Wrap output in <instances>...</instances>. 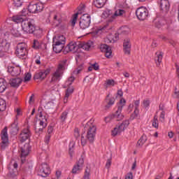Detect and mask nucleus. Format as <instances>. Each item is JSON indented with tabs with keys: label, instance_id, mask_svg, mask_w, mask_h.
<instances>
[{
	"label": "nucleus",
	"instance_id": "nucleus-10",
	"mask_svg": "<svg viewBox=\"0 0 179 179\" xmlns=\"http://www.w3.org/2000/svg\"><path fill=\"white\" fill-rule=\"evenodd\" d=\"M38 173V176H41V177H47L51 174V169L47 163H43L39 166Z\"/></svg>",
	"mask_w": 179,
	"mask_h": 179
},
{
	"label": "nucleus",
	"instance_id": "nucleus-47",
	"mask_svg": "<svg viewBox=\"0 0 179 179\" xmlns=\"http://www.w3.org/2000/svg\"><path fill=\"white\" fill-rule=\"evenodd\" d=\"M79 15V13H76L73 15V18L71 20V26H75V24H76V21L78 20V15Z\"/></svg>",
	"mask_w": 179,
	"mask_h": 179
},
{
	"label": "nucleus",
	"instance_id": "nucleus-40",
	"mask_svg": "<svg viewBox=\"0 0 179 179\" xmlns=\"http://www.w3.org/2000/svg\"><path fill=\"white\" fill-rule=\"evenodd\" d=\"M75 91V88L73 87H69L66 90L65 96H67L69 97L72 93Z\"/></svg>",
	"mask_w": 179,
	"mask_h": 179
},
{
	"label": "nucleus",
	"instance_id": "nucleus-56",
	"mask_svg": "<svg viewBox=\"0 0 179 179\" xmlns=\"http://www.w3.org/2000/svg\"><path fill=\"white\" fill-rule=\"evenodd\" d=\"M93 69H94V71H99L100 66H99V64L97 63H94V64H92Z\"/></svg>",
	"mask_w": 179,
	"mask_h": 179
},
{
	"label": "nucleus",
	"instance_id": "nucleus-2",
	"mask_svg": "<svg viewBox=\"0 0 179 179\" xmlns=\"http://www.w3.org/2000/svg\"><path fill=\"white\" fill-rule=\"evenodd\" d=\"M66 65V60H63L61 62L56 71L52 73V77L50 80V83H52V85L55 83H58L61 80V78H62V75H64V71H65V66Z\"/></svg>",
	"mask_w": 179,
	"mask_h": 179
},
{
	"label": "nucleus",
	"instance_id": "nucleus-5",
	"mask_svg": "<svg viewBox=\"0 0 179 179\" xmlns=\"http://www.w3.org/2000/svg\"><path fill=\"white\" fill-rule=\"evenodd\" d=\"M21 27L25 33L28 34H33V31H34V22L32 20L27 18L24 21H23Z\"/></svg>",
	"mask_w": 179,
	"mask_h": 179
},
{
	"label": "nucleus",
	"instance_id": "nucleus-11",
	"mask_svg": "<svg viewBox=\"0 0 179 179\" xmlns=\"http://www.w3.org/2000/svg\"><path fill=\"white\" fill-rule=\"evenodd\" d=\"M1 149H5L9 145V136H8V127H4L1 133Z\"/></svg>",
	"mask_w": 179,
	"mask_h": 179
},
{
	"label": "nucleus",
	"instance_id": "nucleus-27",
	"mask_svg": "<svg viewBox=\"0 0 179 179\" xmlns=\"http://www.w3.org/2000/svg\"><path fill=\"white\" fill-rule=\"evenodd\" d=\"M52 20L55 26H59L62 23V17L59 13L54 14Z\"/></svg>",
	"mask_w": 179,
	"mask_h": 179
},
{
	"label": "nucleus",
	"instance_id": "nucleus-26",
	"mask_svg": "<svg viewBox=\"0 0 179 179\" xmlns=\"http://www.w3.org/2000/svg\"><path fill=\"white\" fill-rule=\"evenodd\" d=\"M65 43L66 38L63 35L57 36L53 38V43L63 44L65 45Z\"/></svg>",
	"mask_w": 179,
	"mask_h": 179
},
{
	"label": "nucleus",
	"instance_id": "nucleus-61",
	"mask_svg": "<svg viewBox=\"0 0 179 179\" xmlns=\"http://www.w3.org/2000/svg\"><path fill=\"white\" fill-rule=\"evenodd\" d=\"M133 178H134V176L132 175V173H128L125 177V179H133Z\"/></svg>",
	"mask_w": 179,
	"mask_h": 179
},
{
	"label": "nucleus",
	"instance_id": "nucleus-63",
	"mask_svg": "<svg viewBox=\"0 0 179 179\" xmlns=\"http://www.w3.org/2000/svg\"><path fill=\"white\" fill-rule=\"evenodd\" d=\"M83 69V64H81L79 67H78V70H77V73H80V71H82Z\"/></svg>",
	"mask_w": 179,
	"mask_h": 179
},
{
	"label": "nucleus",
	"instance_id": "nucleus-38",
	"mask_svg": "<svg viewBox=\"0 0 179 179\" xmlns=\"http://www.w3.org/2000/svg\"><path fill=\"white\" fill-rule=\"evenodd\" d=\"M6 110V102L5 100L0 99V111H5Z\"/></svg>",
	"mask_w": 179,
	"mask_h": 179
},
{
	"label": "nucleus",
	"instance_id": "nucleus-54",
	"mask_svg": "<svg viewBox=\"0 0 179 179\" xmlns=\"http://www.w3.org/2000/svg\"><path fill=\"white\" fill-rule=\"evenodd\" d=\"M164 115H166V113L164 111H162L159 116V120L161 122H164Z\"/></svg>",
	"mask_w": 179,
	"mask_h": 179
},
{
	"label": "nucleus",
	"instance_id": "nucleus-51",
	"mask_svg": "<svg viewBox=\"0 0 179 179\" xmlns=\"http://www.w3.org/2000/svg\"><path fill=\"white\" fill-rule=\"evenodd\" d=\"M31 79V74L30 73H27L24 78V82H29Z\"/></svg>",
	"mask_w": 179,
	"mask_h": 179
},
{
	"label": "nucleus",
	"instance_id": "nucleus-43",
	"mask_svg": "<svg viewBox=\"0 0 179 179\" xmlns=\"http://www.w3.org/2000/svg\"><path fill=\"white\" fill-rule=\"evenodd\" d=\"M164 25V20L160 19L158 20L157 22H155V27H157V29H160L162 26Z\"/></svg>",
	"mask_w": 179,
	"mask_h": 179
},
{
	"label": "nucleus",
	"instance_id": "nucleus-64",
	"mask_svg": "<svg viewBox=\"0 0 179 179\" xmlns=\"http://www.w3.org/2000/svg\"><path fill=\"white\" fill-rule=\"evenodd\" d=\"M123 75H124V78H129V76H131L129 74V73H128V72H124Z\"/></svg>",
	"mask_w": 179,
	"mask_h": 179
},
{
	"label": "nucleus",
	"instance_id": "nucleus-45",
	"mask_svg": "<svg viewBox=\"0 0 179 179\" xmlns=\"http://www.w3.org/2000/svg\"><path fill=\"white\" fill-rule=\"evenodd\" d=\"M75 80V77L73 76H71L68 80L66 81L65 83V85L66 86H71V85H72V83H73V81Z\"/></svg>",
	"mask_w": 179,
	"mask_h": 179
},
{
	"label": "nucleus",
	"instance_id": "nucleus-42",
	"mask_svg": "<svg viewBox=\"0 0 179 179\" xmlns=\"http://www.w3.org/2000/svg\"><path fill=\"white\" fill-rule=\"evenodd\" d=\"M13 5L15 8H20L23 5V0H13Z\"/></svg>",
	"mask_w": 179,
	"mask_h": 179
},
{
	"label": "nucleus",
	"instance_id": "nucleus-12",
	"mask_svg": "<svg viewBox=\"0 0 179 179\" xmlns=\"http://www.w3.org/2000/svg\"><path fill=\"white\" fill-rule=\"evenodd\" d=\"M30 136H31V131H30V127L27 126L21 131L19 136L20 141L23 143V142H26L27 139H29Z\"/></svg>",
	"mask_w": 179,
	"mask_h": 179
},
{
	"label": "nucleus",
	"instance_id": "nucleus-29",
	"mask_svg": "<svg viewBox=\"0 0 179 179\" xmlns=\"http://www.w3.org/2000/svg\"><path fill=\"white\" fill-rule=\"evenodd\" d=\"M155 55V61L156 62L157 66H160V64H162V61L163 60V52H157Z\"/></svg>",
	"mask_w": 179,
	"mask_h": 179
},
{
	"label": "nucleus",
	"instance_id": "nucleus-52",
	"mask_svg": "<svg viewBox=\"0 0 179 179\" xmlns=\"http://www.w3.org/2000/svg\"><path fill=\"white\" fill-rule=\"evenodd\" d=\"M106 85L108 86H114L115 85V81L114 80H107Z\"/></svg>",
	"mask_w": 179,
	"mask_h": 179
},
{
	"label": "nucleus",
	"instance_id": "nucleus-46",
	"mask_svg": "<svg viewBox=\"0 0 179 179\" xmlns=\"http://www.w3.org/2000/svg\"><path fill=\"white\" fill-rule=\"evenodd\" d=\"M129 32V28H128V27H122L120 28V33L122 34H128Z\"/></svg>",
	"mask_w": 179,
	"mask_h": 179
},
{
	"label": "nucleus",
	"instance_id": "nucleus-19",
	"mask_svg": "<svg viewBox=\"0 0 179 179\" xmlns=\"http://www.w3.org/2000/svg\"><path fill=\"white\" fill-rule=\"evenodd\" d=\"M85 163V161L83 160V158H80L78 162L76 163V165L73 167V169L71 171V173L73 174H78V173H80V171H82V169H83V164Z\"/></svg>",
	"mask_w": 179,
	"mask_h": 179
},
{
	"label": "nucleus",
	"instance_id": "nucleus-41",
	"mask_svg": "<svg viewBox=\"0 0 179 179\" xmlns=\"http://www.w3.org/2000/svg\"><path fill=\"white\" fill-rule=\"evenodd\" d=\"M90 168L89 166L86 167L84 179H90Z\"/></svg>",
	"mask_w": 179,
	"mask_h": 179
},
{
	"label": "nucleus",
	"instance_id": "nucleus-34",
	"mask_svg": "<svg viewBox=\"0 0 179 179\" xmlns=\"http://www.w3.org/2000/svg\"><path fill=\"white\" fill-rule=\"evenodd\" d=\"M106 2H107V0H94V5L96 8H103L106 5Z\"/></svg>",
	"mask_w": 179,
	"mask_h": 179
},
{
	"label": "nucleus",
	"instance_id": "nucleus-39",
	"mask_svg": "<svg viewBox=\"0 0 179 179\" xmlns=\"http://www.w3.org/2000/svg\"><path fill=\"white\" fill-rule=\"evenodd\" d=\"M115 102V99L114 97H111L108 99V104L106 106V108L108 109L111 106L114 104Z\"/></svg>",
	"mask_w": 179,
	"mask_h": 179
},
{
	"label": "nucleus",
	"instance_id": "nucleus-55",
	"mask_svg": "<svg viewBox=\"0 0 179 179\" xmlns=\"http://www.w3.org/2000/svg\"><path fill=\"white\" fill-rule=\"evenodd\" d=\"M51 139V135L48 134L45 137V143L48 145L50 143V140Z\"/></svg>",
	"mask_w": 179,
	"mask_h": 179
},
{
	"label": "nucleus",
	"instance_id": "nucleus-36",
	"mask_svg": "<svg viewBox=\"0 0 179 179\" xmlns=\"http://www.w3.org/2000/svg\"><path fill=\"white\" fill-rule=\"evenodd\" d=\"M146 141H148V137H146V135L143 134L138 141L137 145L138 146H143Z\"/></svg>",
	"mask_w": 179,
	"mask_h": 179
},
{
	"label": "nucleus",
	"instance_id": "nucleus-59",
	"mask_svg": "<svg viewBox=\"0 0 179 179\" xmlns=\"http://www.w3.org/2000/svg\"><path fill=\"white\" fill-rule=\"evenodd\" d=\"M52 131H54V127H52V126H49L48 127V134H52Z\"/></svg>",
	"mask_w": 179,
	"mask_h": 179
},
{
	"label": "nucleus",
	"instance_id": "nucleus-60",
	"mask_svg": "<svg viewBox=\"0 0 179 179\" xmlns=\"http://www.w3.org/2000/svg\"><path fill=\"white\" fill-rule=\"evenodd\" d=\"M150 104V101L149 100H145L143 101L144 107H149Z\"/></svg>",
	"mask_w": 179,
	"mask_h": 179
},
{
	"label": "nucleus",
	"instance_id": "nucleus-48",
	"mask_svg": "<svg viewBox=\"0 0 179 179\" xmlns=\"http://www.w3.org/2000/svg\"><path fill=\"white\" fill-rule=\"evenodd\" d=\"M33 48L35 50H38L40 48V42H38L37 40H34V43L32 45Z\"/></svg>",
	"mask_w": 179,
	"mask_h": 179
},
{
	"label": "nucleus",
	"instance_id": "nucleus-53",
	"mask_svg": "<svg viewBox=\"0 0 179 179\" xmlns=\"http://www.w3.org/2000/svg\"><path fill=\"white\" fill-rule=\"evenodd\" d=\"M74 136L78 139L79 136H80V134L79 133V129L78 128H75L74 129Z\"/></svg>",
	"mask_w": 179,
	"mask_h": 179
},
{
	"label": "nucleus",
	"instance_id": "nucleus-3",
	"mask_svg": "<svg viewBox=\"0 0 179 179\" xmlns=\"http://www.w3.org/2000/svg\"><path fill=\"white\" fill-rule=\"evenodd\" d=\"M125 103H127L125 99H120V106H118L117 110L115 112V113L111 115L110 116H107L106 117H105V121L106 122H110V121H111L113 118H115L116 121H121V120H124V115H122L121 112L122 111L123 107L125 106Z\"/></svg>",
	"mask_w": 179,
	"mask_h": 179
},
{
	"label": "nucleus",
	"instance_id": "nucleus-35",
	"mask_svg": "<svg viewBox=\"0 0 179 179\" xmlns=\"http://www.w3.org/2000/svg\"><path fill=\"white\" fill-rule=\"evenodd\" d=\"M126 12L124 10L118 9L117 10L115 13L112 15V19H116L118 16H124Z\"/></svg>",
	"mask_w": 179,
	"mask_h": 179
},
{
	"label": "nucleus",
	"instance_id": "nucleus-13",
	"mask_svg": "<svg viewBox=\"0 0 179 179\" xmlns=\"http://www.w3.org/2000/svg\"><path fill=\"white\" fill-rule=\"evenodd\" d=\"M44 9V5L41 3H30L28 6V10L29 13H38Z\"/></svg>",
	"mask_w": 179,
	"mask_h": 179
},
{
	"label": "nucleus",
	"instance_id": "nucleus-37",
	"mask_svg": "<svg viewBox=\"0 0 179 179\" xmlns=\"http://www.w3.org/2000/svg\"><path fill=\"white\" fill-rule=\"evenodd\" d=\"M152 127L156 128V129H159V120L157 119V115H155L152 120Z\"/></svg>",
	"mask_w": 179,
	"mask_h": 179
},
{
	"label": "nucleus",
	"instance_id": "nucleus-31",
	"mask_svg": "<svg viewBox=\"0 0 179 179\" xmlns=\"http://www.w3.org/2000/svg\"><path fill=\"white\" fill-rule=\"evenodd\" d=\"M27 17H23L21 15H14L13 17V21L15 22V23H21L22 24L23 22H24Z\"/></svg>",
	"mask_w": 179,
	"mask_h": 179
},
{
	"label": "nucleus",
	"instance_id": "nucleus-18",
	"mask_svg": "<svg viewBox=\"0 0 179 179\" xmlns=\"http://www.w3.org/2000/svg\"><path fill=\"white\" fill-rule=\"evenodd\" d=\"M100 50L101 52H105V57H106V58H111V57H113L111 56L113 54V50H111V48H110L108 45L104 43L101 44Z\"/></svg>",
	"mask_w": 179,
	"mask_h": 179
},
{
	"label": "nucleus",
	"instance_id": "nucleus-57",
	"mask_svg": "<svg viewBox=\"0 0 179 179\" xmlns=\"http://www.w3.org/2000/svg\"><path fill=\"white\" fill-rule=\"evenodd\" d=\"M140 103H141V101L139 100H136L134 101V106H135L136 110H138L139 108Z\"/></svg>",
	"mask_w": 179,
	"mask_h": 179
},
{
	"label": "nucleus",
	"instance_id": "nucleus-44",
	"mask_svg": "<svg viewBox=\"0 0 179 179\" xmlns=\"http://www.w3.org/2000/svg\"><path fill=\"white\" fill-rule=\"evenodd\" d=\"M66 118H68V112L64 111L60 115V120H61L62 122H64V121H65V120H66Z\"/></svg>",
	"mask_w": 179,
	"mask_h": 179
},
{
	"label": "nucleus",
	"instance_id": "nucleus-6",
	"mask_svg": "<svg viewBox=\"0 0 179 179\" xmlns=\"http://www.w3.org/2000/svg\"><path fill=\"white\" fill-rule=\"evenodd\" d=\"M91 17L89 14H84L80 18L79 26L82 30H85L90 26Z\"/></svg>",
	"mask_w": 179,
	"mask_h": 179
},
{
	"label": "nucleus",
	"instance_id": "nucleus-24",
	"mask_svg": "<svg viewBox=\"0 0 179 179\" xmlns=\"http://www.w3.org/2000/svg\"><path fill=\"white\" fill-rule=\"evenodd\" d=\"M79 47L85 51H89L92 47H93V43L92 41L88 42H79Z\"/></svg>",
	"mask_w": 179,
	"mask_h": 179
},
{
	"label": "nucleus",
	"instance_id": "nucleus-49",
	"mask_svg": "<svg viewBox=\"0 0 179 179\" xmlns=\"http://www.w3.org/2000/svg\"><path fill=\"white\" fill-rule=\"evenodd\" d=\"M138 114H139V109L135 108L134 112L133 114H131L130 119L135 120V118L138 117Z\"/></svg>",
	"mask_w": 179,
	"mask_h": 179
},
{
	"label": "nucleus",
	"instance_id": "nucleus-33",
	"mask_svg": "<svg viewBox=\"0 0 179 179\" xmlns=\"http://www.w3.org/2000/svg\"><path fill=\"white\" fill-rule=\"evenodd\" d=\"M10 131L12 134H17L19 131V127H17V121L15 120L10 127Z\"/></svg>",
	"mask_w": 179,
	"mask_h": 179
},
{
	"label": "nucleus",
	"instance_id": "nucleus-25",
	"mask_svg": "<svg viewBox=\"0 0 179 179\" xmlns=\"http://www.w3.org/2000/svg\"><path fill=\"white\" fill-rule=\"evenodd\" d=\"M23 82V80L20 78H12L10 80V85L12 87H19L20 84Z\"/></svg>",
	"mask_w": 179,
	"mask_h": 179
},
{
	"label": "nucleus",
	"instance_id": "nucleus-1",
	"mask_svg": "<svg viewBox=\"0 0 179 179\" xmlns=\"http://www.w3.org/2000/svg\"><path fill=\"white\" fill-rule=\"evenodd\" d=\"M85 129L87 132L86 134H83L81 136L82 146H85V145L87 143V141H89L90 143H93V142H94V138H96V131H97L96 126L92 124V122H88L86 124Z\"/></svg>",
	"mask_w": 179,
	"mask_h": 179
},
{
	"label": "nucleus",
	"instance_id": "nucleus-20",
	"mask_svg": "<svg viewBox=\"0 0 179 179\" xmlns=\"http://www.w3.org/2000/svg\"><path fill=\"white\" fill-rule=\"evenodd\" d=\"M159 7L162 12L167 13L170 10V2H169V0H160Z\"/></svg>",
	"mask_w": 179,
	"mask_h": 179
},
{
	"label": "nucleus",
	"instance_id": "nucleus-4",
	"mask_svg": "<svg viewBox=\"0 0 179 179\" xmlns=\"http://www.w3.org/2000/svg\"><path fill=\"white\" fill-rule=\"evenodd\" d=\"M38 111L39 113L38 114V121L39 122L40 127L37 128V127H35V132L36 134H40L43 132V129L47 127V117L45 115H43V109L41 107H39L38 109Z\"/></svg>",
	"mask_w": 179,
	"mask_h": 179
},
{
	"label": "nucleus",
	"instance_id": "nucleus-32",
	"mask_svg": "<svg viewBox=\"0 0 179 179\" xmlns=\"http://www.w3.org/2000/svg\"><path fill=\"white\" fill-rule=\"evenodd\" d=\"M6 86H8L6 80L3 78H0V93H3L6 90Z\"/></svg>",
	"mask_w": 179,
	"mask_h": 179
},
{
	"label": "nucleus",
	"instance_id": "nucleus-28",
	"mask_svg": "<svg viewBox=\"0 0 179 179\" xmlns=\"http://www.w3.org/2000/svg\"><path fill=\"white\" fill-rule=\"evenodd\" d=\"M53 51L56 52V54H59L62 51H64L65 48H64V45L62 43H53Z\"/></svg>",
	"mask_w": 179,
	"mask_h": 179
},
{
	"label": "nucleus",
	"instance_id": "nucleus-22",
	"mask_svg": "<svg viewBox=\"0 0 179 179\" xmlns=\"http://www.w3.org/2000/svg\"><path fill=\"white\" fill-rule=\"evenodd\" d=\"M8 72L10 73L11 76H19L20 75V66H10L8 68Z\"/></svg>",
	"mask_w": 179,
	"mask_h": 179
},
{
	"label": "nucleus",
	"instance_id": "nucleus-21",
	"mask_svg": "<svg viewBox=\"0 0 179 179\" xmlns=\"http://www.w3.org/2000/svg\"><path fill=\"white\" fill-rule=\"evenodd\" d=\"M123 51L127 55H131V41L128 38L124 41Z\"/></svg>",
	"mask_w": 179,
	"mask_h": 179
},
{
	"label": "nucleus",
	"instance_id": "nucleus-17",
	"mask_svg": "<svg viewBox=\"0 0 179 179\" xmlns=\"http://www.w3.org/2000/svg\"><path fill=\"white\" fill-rule=\"evenodd\" d=\"M10 47V43L8 42L6 40H3L0 42V54L1 57H3L8 51H9V48Z\"/></svg>",
	"mask_w": 179,
	"mask_h": 179
},
{
	"label": "nucleus",
	"instance_id": "nucleus-50",
	"mask_svg": "<svg viewBox=\"0 0 179 179\" xmlns=\"http://www.w3.org/2000/svg\"><path fill=\"white\" fill-rule=\"evenodd\" d=\"M27 15H29V10L24 8L22 9L20 15L23 17H26V16H27Z\"/></svg>",
	"mask_w": 179,
	"mask_h": 179
},
{
	"label": "nucleus",
	"instance_id": "nucleus-30",
	"mask_svg": "<svg viewBox=\"0 0 179 179\" xmlns=\"http://www.w3.org/2000/svg\"><path fill=\"white\" fill-rule=\"evenodd\" d=\"M32 34H34L35 37H37V38H41V37H43V29L38 27H35L32 32Z\"/></svg>",
	"mask_w": 179,
	"mask_h": 179
},
{
	"label": "nucleus",
	"instance_id": "nucleus-9",
	"mask_svg": "<svg viewBox=\"0 0 179 179\" xmlns=\"http://www.w3.org/2000/svg\"><path fill=\"white\" fill-rule=\"evenodd\" d=\"M136 15L138 20H146L149 16V10L145 7H140L136 10Z\"/></svg>",
	"mask_w": 179,
	"mask_h": 179
},
{
	"label": "nucleus",
	"instance_id": "nucleus-15",
	"mask_svg": "<svg viewBox=\"0 0 179 179\" xmlns=\"http://www.w3.org/2000/svg\"><path fill=\"white\" fill-rule=\"evenodd\" d=\"M80 48L79 42L73 43L71 42L64 48L63 50L64 54H68V52H76Z\"/></svg>",
	"mask_w": 179,
	"mask_h": 179
},
{
	"label": "nucleus",
	"instance_id": "nucleus-62",
	"mask_svg": "<svg viewBox=\"0 0 179 179\" xmlns=\"http://www.w3.org/2000/svg\"><path fill=\"white\" fill-rule=\"evenodd\" d=\"M123 95H124V92H122V90H117V96L122 97Z\"/></svg>",
	"mask_w": 179,
	"mask_h": 179
},
{
	"label": "nucleus",
	"instance_id": "nucleus-16",
	"mask_svg": "<svg viewBox=\"0 0 179 179\" xmlns=\"http://www.w3.org/2000/svg\"><path fill=\"white\" fill-rule=\"evenodd\" d=\"M50 72H51V69H50L37 71L34 76V80L40 79L41 80H44V79H45V78H47V75H48V73H50Z\"/></svg>",
	"mask_w": 179,
	"mask_h": 179
},
{
	"label": "nucleus",
	"instance_id": "nucleus-58",
	"mask_svg": "<svg viewBox=\"0 0 179 179\" xmlns=\"http://www.w3.org/2000/svg\"><path fill=\"white\" fill-rule=\"evenodd\" d=\"M110 166H111V159H108L106 162V167L107 169H110Z\"/></svg>",
	"mask_w": 179,
	"mask_h": 179
},
{
	"label": "nucleus",
	"instance_id": "nucleus-14",
	"mask_svg": "<svg viewBox=\"0 0 179 179\" xmlns=\"http://www.w3.org/2000/svg\"><path fill=\"white\" fill-rule=\"evenodd\" d=\"M17 162H15L13 164L12 163L9 164L8 169V176L10 178H15V177H17L18 173H17Z\"/></svg>",
	"mask_w": 179,
	"mask_h": 179
},
{
	"label": "nucleus",
	"instance_id": "nucleus-7",
	"mask_svg": "<svg viewBox=\"0 0 179 179\" xmlns=\"http://www.w3.org/2000/svg\"><path fill=\"white\" fill-rule=\"evenodd\" d=\"M27 49H26V43H20L17 45L15 55L18 57V58H23L27 55Z\"/></svg>",
	"mask_w": 179,
	"mask_h": 179
},
{
	"label": "nucleus",
	"instance_id": "nucleus-23",
	"mask_svg": "<svg viewBox=\"0 0 179 179\" xmlns=\"http://www.w3.org/2000/svg\"><path fill=\"white\" fill-rule=\"evenodd\" d=\"M21 157H26L29 156L30 152V145L29 143H25L23 147L21 148Z\"/></svg>",
	"mask_w": 179,
	"mask_h": 179
},
{
	"label": "nucleus",
	"instance_id": "nucleus-8",
	"mask_svg": "<svg viewBox=\"0 0 179 179\" xmlns=\"http://www.w3.org/2000/svg\"><path fill=\"white\" fill-rule=\"evenodd\" d=\"M129 125V120H124L121 124L116 126L114 129L112 131L113 136H117V135H120L121 132H124L125 131V128H128Z\"/></svg>",
	"mask_w": 179,
	"mask_h": 179
}]
</instances>
